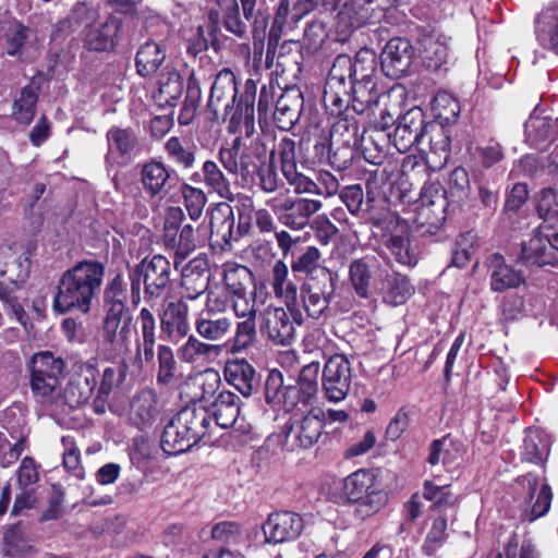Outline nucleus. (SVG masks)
I'll list each match as a JSON object with an SVG mask.
<instances>
[{
	"instance_id": "6",
	"label": "nucleus",
	"mask_w": 558,
	"mask_h": 558,
	"mask_svg": "<svg viewBox=\"0 0 558 558\" xmlns=\"http://www.w3.org/2000/svg\"><path fill=\"white\" fill-rule=\"evenodd\" d=\"M214 5L210 8L208 19L210 22L209 34L211 36V48L219 52L221 43L217 36L218 24L221 22L225 29L239 39L247 38L248 26L245 21L254 16V8L258 0H209Z\"/></svg>"
},
{
	"instance_id": "53",
	"label": "nucleus",
	"mask_w": 558,
	"mask_h": 558,
	"mask_svg": "<svg viewBox=\"0 0 558 558\" xmlns=\"http://www.w3.org/2000/svg\"><path fill=\"white\" fill-rule=\"evenodd\" d=\"M359 130L356 120L350 117V114H345L332 124L329 142L332 145L356 146L359 143Z\"/></svg>"
},
{
	"instance_id": "31",
	"label": "nucleus",
	"mask_w": 558,
	"mask_h": 558,
	"mask_svg": "<svg viewBox=\"0 0 558 558\" xmlns=\"http://www.w3.org/2000/svg\"><path fill=\"white\" fill-rule=\"evenodd\" d=\"M383 269L374 257H363L354 259L349 267V276L355 293L363 299L371 295L372 280L375 282L376 276Z\"/></svg>"
},
{
	"instance_id": "32",
	"label": "nucleus",
	"mask_w": 558,
	"mask_h": 558,
	"mask_svg": "<svg viewBox=\"0 0 558 558\" xmlns=\"http://www.w3.org/2000/svg\"><path fill=\"white\" fill-rule=\"evenodd\" d=\"M198 442L174 416L165 426L160 439L161 449L168 456L183 453Z\"/></svg>"
},
{
	"instance_id": "61",
	"label": "nucleus",
	"mask_w": 558,
	"mask_h": 558,
	"mask_svg": "<svg viewBox=\"0 0 558 558\" xmlns=\"http://www.w3.org/2000/svg\"><path fill=\"white\" fill-rule=\"evenodd\" d=\"M221 384L220 375L217 371L208 368L195 376L193 386L199 392L195 393V398L199 401L208 400L215 396Z\"/></svg>"
},
{
	"instance_id": "9",
	"label": "nucleus",
	"mask_w": 558,
	"mask_h": 558,
	"mask_svg": "<svg viewBox=\"0 0 558 558\" xmlns=\"http://www.w3.org/2000/svg\"><path fill=\"white\" fill-rule=\"evenodd\" d=\"M101 337L111 350L121 354L130 351L133 316L128 305L104 307Z\"/></svg>"
},
{
	"instance_id": "4",
	"label": "nucleus",
	"mask_w": 558,
	"mask_h": 558,
	"mask_svg": "<svg viewBox=\"0 0 558 558\" xmlns=\"http://www.w3.org/2000/svg\"><path fill=\"white\" fill-rule=\"evenodd\" d=\"M130 298L133 306L142 300L141 284H144V301L154 306L165 299L171 288V264L165 256L157 254L144 258L129 268Z\"/></svg>"
},
{
	"instance_id": "60",
	"label": "nucleus",
	"mask_w": 558,
	"mask_h": 558,
	"mask_svg": "<svg viewBox=\"0 0 558 558\" xmlns=\"http://www.w3.org/2000/svg\"><path fill=\"white\" fill-rule=\"evenodd\" d=\"M169 158L178 166L190 169L195 162V149L184 144L179 137H170L165 145Z\"/></svg>"
},
{
	"instance_id": "28",
	"label": "nucleus",
	"mask_w": 558,
	"mask_h": 558,
	"mask_svg": "<svg viewBox=\"0 0 558 558\" xmlns=\"http://www.w3.org/2000/svg\"><path fill=\"white\" fill-rule=\"evenodd\" d=\"M31 262L27 257H14L0 262V299L9 300L29 274Z\"/></svg>"
},
{
	"instance_id": "3",
	"label": "nucleus",
	"mask_w": 558,
	"mask_h": 558,
	"mask_svg": "<svg viewBox=\"0 0 558 558\" xmlns=\"http://www.w3.org/2000/svg\"><path fill=\"white\" fill-rule=\"evenodd\" d=\"M339 65L347 68L343 80L353 87L354 107L363 110L376 106L379 98L377 53L366 47L361 48L353 59L341 53L335 58L330 69L337 70Z\"/></svg>"
},
{
	"instance_id": "14",
	"label": "nucleus",
	"mask_w": 558,
	"mask_h": 558,
	"mask_svg": "<svg viewBox=\"0 0 558 558\" xmlns=\"http://www.w3.org/2000/svg\"><path fill=\"white\" fill-rule=\"evenodd\" d=\"M235 75L230 69H222L216 75L210 88L207 109L211 113V120H223L233 111L236 100Z\"/></svg>"
},
{
	"instance_id": "41",
	"label": "nucleus",
	"mask_w": 558,
	"mask_h": 558,
	"mask_svg": "<svg viewBox=\"0 0 558 558\" xmlns=\"http://www.w3.org/2000/svg\"><path fill=\"white\" fill-rule=\"evenodd\" d=\"M529 483L530 495L532 500V508L529 513H525V519L533 522L536 519L544 517L550 509L553 500V492L550 486L545 482V478H537L529 473L525 476Z\"/></svg>"
},
{
	"instance_id": "12",
	"label": "nucleus",
	"mask_w": 558,
	"mask_h": 558,
	"mask_svg": "<svg viewBox=\"0 0 558 558\" xmlns=\"http://www.w3.org/2000/svg\"><path fill=\"white\" fill-rule=\"evenodd\" d=\"M324 421L316 414L292 415L282 426L284 446L289 450L307 449L317 442Z\"/></svg>"
},
{
	"instance_id": "16",
	"label": "nucleus",
	"mask_w": 558,
	"mask_h": 558,
	"mask_svg": "<svg viewBox=\"0 0 558 558\" xmlns=\"http://www.w3.org/2000/svg\"><path fill=\"white\" fill-rule=\"evenodd\" d=\"M322 206L318 199L288 197L274 204L271 208L280 223L292 230H301L308 225L311 217L319 211Z\"/></svg>"
},
{
	"instance_id": "43",
	"label": "nucleus",
	"mask_w": 558,
	"mask_h": 558,
	"mask_svg": "<svg viewBox=\"0 0 558 558\" xmlns=\"http://www.w3.org/2000/svg\"><path fill=\"white\" fill-rule=\"evenodd\" d=\"M191 180L194 182H204L210 191L217 193L220 197L232 199L230 182L219 166L213 160L205 161L202 167V173H194Z\"/></svg>"
},
{
	"instance_id": "30",
	"label": "nucleus",
	"mask_w": 558,
	"mask_h": 558,
	"mask_svg": "<svg viewBox=\"0 0 558 558\" xmlns=\"http://www.w3.org/2000/svg\"><path fill=\"white\" fill-rule=\"evenodd\" d=\"M234 225L235 218L232 207L228 205L218 207L210 216V239L215 240L221 247L231 246L232 241H239L242 238L238 234Z\"/></svg>"
},
{
	"instance_id": "13",
	"label": "nucleus",
	"mask_w": 558,
	"mask_h": 558,
	"mask_svg": "<svg viewBox=\"0 0 558 558\" xmlns=\"http://www.w3.org/2000/svg\"><path fill=\"white\" fill-rule=\"evenodd\" d=\"M415 58V48L405 37L389 39L380 52L383 73L393 80L407 76Z\"/></svg>"
},
{
	"instance_id": "24",
	"label": "nucleus",
	"mask_w": 558,
	"mask_h": 558,
	"mask_svg": "<svg viewBox=\"0 0 558 558\" xmlns=\"http://www.w3.org/2000/svg\"><path fill=\"white\" fill-rule=\"evenodd\" d=\"M121 26L122 20L116 15H110L104 23L87 25L84 29V46L92 51L113 49Z\"/></svg>"
},
{
	"instance_id": "29",
	"label": "nucleus",
	"mask_w": 558,
	"mask_h": 558,
	"mask_svg": "<svg viewBox=\"0 0 558 558\" xmlns=\"http://www.w3.org/2000/svg\"><path fill=\"white\" fill-rule=\"evenodd\" d=\"M160 328L171 340H180L189 333V306L185 301L179 300L168 304L161 316Z\"/></svg>"
},
{
	"instance_id": "64",
	"label": "nucleus",
	"mask_w": 558,
	"mask_h": 558,
	"mask_svg": "<svg viewBox=\"0 0 558 558\" xmlns=\"http://www.w3.org/2000/svg\"><path fill=\"white\" fill-rule=\"evenodd\" d=\"M181 192L190 218L194 221L198 220L207 202L206 194L203 190L190 184H183Z\"/></svg>"
},
{
	"instance_id": "56",
	"label": "nucleus",
	"mask_w": 558,
	"mask_h": 558,
	"mask_svg": "<svg viewBox=\"0 0 558 558\" xmlns=\"http://www.w3.org/2000/svg\"><path fill=\"white\" fill-rule=\"evenodd\" d=\"M128 284L129 282L121 272L109 278L102 290V307L128 305Z\"/></svg>"
},
{
	"instance_id": "7",
	"label": "nucleus",
	"mask_w": 558,
	"mask_h": 558,
	"mask_svg": "<svg viewBox=\"0 0 558 558\" xmlns=\"http://www.w3.org/2000/svg\"><path fill=\"white\" fill-rule=\"evenodd\" d=\"M219 161L228 173L240 175L243 181H253L259 168L267 159V148L262 138H255L248 145L235 137L229 147H220Z\"/></svg>"
},
{
	"instance_id": "10",
	"label": "nucleus",
	"mask_w": 558,
	"mask_h": 558,
	"mask_svg": "<svg viewBox=\"0 0 558 558\" xmlns=\"http://www.w3.org/2000/svg\"><path fill=\"white\" fill-rule=\"evenodd\" d=\"M347 68L338 66L337 70H329L325 89H324V104L331 114L338 116L339 118L349 114L352 110L357 114H364L372 108H365L357 110L355 105V95L353 94V87L343 80V73Z\"/></svg>"
},
{
	"instance_id": "59",
	"label": "nucleus",
	"mask_w": 558,
	"mask_h": 558,
	"mask_svg": "<svg viewBox=\"0 0 558 558\" xmlns=\"http://www.w3.org/2000/svg\"><path fill=\"white\" fill-rule=\"evenodd\" d=\"M536 210L538 217L547 225L545 227L553 228L558 222V193L550 187L544 189L537 199Z\"/></svg>"
},
{
	"instance_id": "20",
	"label": "nucleus",
	"mask_w": 558,
	"mask_h": 558,
	"mask_svg": "<svg viewBox=\"0 0 558 558\" xmlns=\"http://www.w3.org/2000/svg\"><path fill=\"white\" fill-rule=\"evenodd\" d=\"M338 280L303 282L300 287L302 307L313 319L320 318L329 308Z\"/></svg>"
},
{
	"instance_id": "18",
	"label": "nucleus",
	"mask_w": 558,
	"mask_h": 558,
	"mask_svg": "<svg viewBox=\"0 0 558 558\" xmlns=\"http://www.w3.org/2000/svg\"><path fill=\"white\" fill-rule=\"evenodd\" d=\"M143 190L150 198L162 199L177 184V177L163 162H145L140 172Z\"/></svg>"
},
{
	"instance_id": "36",
	"label": "nucleus",
	"mask_w": 558,
	"mask_h": 558,
	"mask_svg": "<svg viewBox=\"0 0 558 558\" xmlns=\"http://www.w3.org/2000/svg\"><path fill=\"white\" fill-rule=\"evenodd\" d=\"M166 56V46L162 43L147 40L136 52V73L144 78L154 75L163 64Z\"/></svg>"
},
{
	"instance_id": "17",
	"label": "nucleus",
	"mask_w": 558,
	"mask_h": 558,
	"mask_svg": "<svg viewBox=\"0 0 558 558\" xmlns=\"http://www.w3.org/2000/svg\"><path fill=\"white\" fill-rule=\"evenodd\" d=\"M294 319L283 307L268 306L262 316L260 331L276 345H290L295 339Z\"/></svg>"
},
{
	"instance_id": "25",
	"label": "nucleus",
	"mask_w": 558,
	"mask_h": 558,
	"mask_svg": "<svg viewBox=\"0 0 558 558\" xmlns=\"http://www.w3.org/2000/svg\"><path fill=\"white\" fill-rule=\"evenodd\" d=\"M223 374L227 383L245 398L251 397L259 387L260 378L255 367L244 359L227 361Z\"/></svg>"
},
{
	"instance_id": "48",
	"label": "nucleus",
	"mask_w": 558,
	"mask_h": 558,
	"mask_svg": "<svg viewBox=\"0 0 558 558\" xmlns=\"http://www.w3.org/2000/svg\"><path fill=\"white\" fill-rule=\"evenodd\" d=\"M356 146L348 145H332L331 142L327 141L315 145V150L319 155L327 154V160L329 165L338 170L343 171L350 168L354 156Z\"/></svg>"
},
{
	"instance_id": "2",
	"label": "nucleus",
	"mask_w": 558,
	"mask_h": 558,
	"mask_svg": "<svg viewBox=\"0 0 558 558\" xmlns=\"http://www.w3.org/2000/svg\"><path fill=\"white\" fill-rule=\"evenodd\" d=\"M105 274V264L97 259H83L66 269L57 284L53 311L59 314H88L101 292Z\"/></svg>"
},
{
	"instance_id": "23",
	"label": "nucleus",
	"mask_w": 558,
	"mask_h": 558,
	"mask_svg": "<svg viewBox=\"0 0 558 558\" xmlns=\"http://www.w3.org/2000/svg\"><path fill=\"white\" fill-rule=\"evenodd\" d=\"M304 107L303 94L299 88H287L275 104L272 118L278 129L290 131L300 120Z\"/></svg>"
},
{
	"instance_id": "50",
	"label": "nucleus",
	"mask_w": 558,
	"mask_h": 558,
	"mask_svg": "<svg viewBox=\"0 0 558 558\" xmlns=\"http://www.w3.org/2000/svg\"><path fill=\"white\" fill-rule=\"evenodd\" d=\"M424 65L430 71H440L447 64L448 48L439 39L426 36L421 40Z\"/></svg>"
},
{
	"instance_id": "19",
	"label": "nucleus",
	"mask_w": 558,
	"mask_h": 558,
	"mask_svg": "<svg viewBox=\"0 0 558 558\" xmlns=\"http://www.w3.org/2000/svg\"><path fill=\"white\" fill-rule=\"evenodd\" d=\"M303 529V518L291 511L270 513L263 524L266 542L272 544L294 541L301 535Z\"/></svg>"
},
{
	"instance_id": "49",
	"label": "nucleus",
	"mask_w": 558,
	"mask_h": 558,
	"mask_svg": "<svg viewBox=\"0 0 558 558\" xmlns=\"http://www.w3.org/2000/svg\"><path fill=\"white\" fill-rule=\"evenodd\" d=\"M432 111L434 113L435 122L442 124H451L456 122L460 114L459 101L449 93L438 92L432 102Z\"/></svg>"
},
{
	"instance_id": "38",
	"label": "nucleus",
	"mask_w": 558,
	"mask_h": 558,
	"mask_svg": "<svg viewBox=\"0 0 558 558\" xmlns=\"http://www.w3.org/2000/svg\"><path fill=\"white\" fill-rule=\"evenodd\" d=\"M202 260H191L182 270L181 287L183 293L180 300H196L208 288L209 275L205 268H201Z\"/></svg>"
},
{
	"instance_id": "51",
	"label": "nucleus",
	"mask_w": 558,
	"mask_h": 558,
	"mask_svg": "<svg viewBox=\"0 0 558 558\" xmlns=\"http://www.w3.org/2000/svg\"><path fill=\"white\" fill-rule=\"evenodd\" d=\"M449 124H442L435 121H428L426 125V138L430 153L447 160L450 151L451 136L448 129Z\"/></svg>"
},
{
	"instance_id": "1",
	"label": "nucleus",
	"mask_w": 558,
	"mask_h": 558,
	"mask_svg": "<svg viewBox=\"0 0 558 558\" xmlns=\"http://www.w3.org/2000/svg\"><path fill=\"white\" fill-rule=\"evenodd\" d=\"M378 175L384 181L387 172L385 170L380 173L378 170L372 172L374 180L368 179L366 182V199L362 207L363 211L357 217L381 230L383 244L399 264L413 267L417 264V255L411 247L409 223L397 214L389 211L386 193H380L373 186Z\"/></svg>"
},
{
	"instance_id": "44",
	"label": "nucleus",
	"mask_w": 558,
	"mask_h": 558,
	"mask_svg": "<svg viewBox=\"0 0 558 558\" xmlns=\"http://www.w3.org/2000/svg\"><path fill=\"white\" fill-rule=\"evenodd\" d=\"M230 327L229 318L210 311L202 312L195 322L196 332L209 341L221 340Z\"/></svg>"
},
{
	"instance_id": "22",
	"label": "nucleus",
	"mask_w": 558,
	"mask_h": 558,
	"mask_svg": "<svg viewBox=\"0 0 558 558\" xmlns=\"http://www.w3.org/2000/svg\"><path fill=\"white\" fill-rule=\"evenodd\" d=\"M293 274L304 275L303 282H316L325 280H338L336 271L323 265L322 253L316 246H306L291 262Z\"/></svg>"
},
{
	"instance_id": "55",
	"label": "nucleus",
	"mask_w": 558,
	"mask_h": 558,
	"mask_svg": "<svg viewBox=\"0 0 558 558\" xmlns=\"http://www.w3.org/2000/svg\"><path fill=\"white\" fill-rule=\"evenodd\" d=\"M470 178L468 171L463 167L454 168L448 178V198L451 203H456L461 211H465L462 204L470 194Z\"/></svg>"
},
{
	"instance_id": "27",
	"label": "nucleus",
	"mask_w": 558,
	"mask_h": 558,
	"mask_svg": "<svg viewBox=\"0 0 558 558\" xmlns=\"http://www.w3.org/2000/svg\"><path fill=\"white\" fill-rule=\"evenodd\" d=\"M158 88L153 94L155 104L160 108L174 107L182 96L184 78L174 68H166L158 77Z\"/></svg>"
},
{
	"instance_id": "34",
	"label": "nucleus",
	"mask_w": 558,
	"mask_h": 558,
	"mask_svg": "<svg viewBox=\"0 0 558 558\" xmlns=\"http://www.w3.org/2000/svg\"><path fill=\"white\" fill-rule=\"evenodd\" d=\"M163 240L166 246L174 251L175 267H178L179 260L185 259L201 243L197 230L192 223H185L171 233H165Z\"/></svg>"
},
{
	"instance_id": "33",
	"label": "nucleus",
	"mask_w": 558,
	"mask_h": 558,
	"mask_svg": "<svg viewBox=\"0 0 558 558\" xmlns=\"http://www.w3.org/2000/svg\"><path fill=\"white\" fill-rule=\"evenodd\" d=\"M487 266L490 270V288L495 292L518 288L523 282L521 271L507 265L504 256L498 253L488 256Z\"/></svg>"
},
{
	"instance_id": "63",
	"label": "nucleus",
	"mask_w": 558,
	"mask_h": 558,
	"mask_svg": "<svg viewBox=\"0 0 558 558\" xmlns=\"http://www.w3.org/2000/svg\"><path fill=\"white\" fill-rule=\"evenodd\" d=\"M219 351V345L205 343L191 335L185 344L181 348L180 354L183 361L194 362L201 356L216 355Z\"/></svg>"
},
{
	"instance_id": "21",
	"label": "nucleus",
	"mask_w": 558,
	"mask_h": 558,
	"mask_svg": "<svg viewBox=\"0 0 558 558\" xmlns=\"http://www.w3.org/2000/svg\"><path fill=\"white\" fill-rule=\"evenodd\" d=\"M374 289L385 303L392 306L404 304L415 291L407 276L386 269L377 274Z\"/></svg>"
},
{
	"instance_id": "26",
	"label": "nucleus",
	"mask_w": 558,
	"mask_h": 558,
	"mask_svg": "<svg viewBox=\"0 0 558 558\" xmlns=\"http://www.w3.org/2000/svg\"><path fill=\"white\" fill-rule=\"evenodd\" d=\"M136 324L138 326V331L135 341V357L149 363L154 360L155 356L157 328L156 318L147 307H143L138 313Z\"/></svg>"
},
{
	"instance_id": "5",
	"label": "nucleus",
	"mask_w": 558,
	"mask_h": 558,
	"mask_svg": "<svg viewBox=\"0 0 558 558\" xmlns=\"http://www.w3.org/2000/svg\"><path fill=\"white\" fill-rule=\"evenodd\" d=\"M65 368L63 359L45 351L34 354L31 361V391L34 399L50 408L61 398V379Z\"/></svg>"
},
{
	"instance_id": "47",
	"label": "nucleus",
	"mask_w": 558,
	"mask_h": 558,
	"mask_svg": "<svg viewBox=\"0 0 558 558\" xmlns=\"http://www.w3.org/2000/svg\"><path fill=\"white\" fill-rule=\"evenodd\" d=\"M422 202L432 207V210L436 213V216L440 217L446 221L448 208L456 210V203H451L448 198L447 190L441 185L440 182L425 183L421 189Z\"/></svg>"
},
{
	"instance_id": "46",
	"label": "nucleus",
	"mask_w": 558,
	"mask_h": 558,
	"mask_svg": "<svg viewBox=\"0 0 558 558\" xmlns=\"http://www.w3.org/2000/svg\"><path fill=\"white\" fill-rule=\"evenodd\" d=\"M38 98L39 87L34 82L28 83L21 89L12 107V114L19 123L29 124L33 121Z\"/></svg>"
},
{
	"instance_id": "52",
	"label": "nucleus",
	"mask_w": 558,
	"mask_h": 558,
	"mask_svg": "<svg viewBox=\"0 0 558 558\" xmlns=\"http://www.w3.org/2000/svg\"><path fill=\"white\" fill-rule=\"evenodd\" d=\"M109 153L116 151L120 157H130L137 145L136 134L132 129L111 126L107 134Z\"/></svg>"
},
{
	"instance_id": "57",
	"label": "nucleus",
	"mask_w": 558,
	"mask_h": 558,
	"mask_svg": "<svg viewBox=\"0 0 558 558\" xmlns=\"http://www.w3.org/2000/svg\"><path fill=\"white\" fill-rule=\"evenodd\" d=\"M523 207V184L515 182L510 193L508 194L504 209L502 221L511 229L520 227L521 222V208Z\"/></svg>"
},
{
	"instance_id": "15",
	"label": "nucleus",
	"mask_w": 558,
	"mask_h": 558,
	"mask_svg": "<svg viewBox=\"0 0 558 558\" xmlns=\"http://www.w3.org/2000/svg\"><path fill=\"white\" fill-rule=\"evenodd\" d=\"M351 379L350 361L342 354L330 356L323 371V389L326 398L332 402L343 400L349 392Z\"/></svg>"
},
{
	"instance_id": "8",
	"label": "nucleus",
	"mask_w": 558,
	"mask_h": 558,
	"mask_svg": "<svg viewBox=\"0 0 558 558\" xmlns=\"http://www.w3.org/2000/svg\"><path fill=\"white\" fill-rule=\"evenodd\" d=\"M98 361H76L72 365V375L64 389L62 398L72 409L86 403L97 392Z\"/></svg>"
},
{
	"instance_id": "39",
	"label": "nucleus",
	"mask_w": 558,
	"mask_h": 558,
	"mask_svg": "<svg viewBox=\"0 0 558 558\" xmlns=\"http://www.w3.org/2000/svg\"><path fill=\"white\" fill-rule=\"evenodd\" d=\"M174 417L198 441L209 433L211 415L205 407H197L195 403L186 405Z\"/></svg>"
},
{
	"instance_id": "62",
	"label": "nucleus",
	"mask_w": 558,
	"mask_h": 558,
	"mask_svg": "<svg viewBox=\"0 0 558 558\" xmlns=\"http://www.w3.org/2000/svg\"><path fill=\"white\" fill-rule=\"evenodd\" d=\"M531 442V449L525 448L529 460L535 463H544L549 451L548 438L538 429L529 428L525 430V441Z\"/></svg>"
},
{
	"instance_id": "40",
	"label": "nucleus",
	"mask_w": 558,
	"mask_h": 558,
	"mask_svg": "<svg viewBox=\"0 0 558 558\" xmlns=\"http://www.w3.org/2000/svg\"><path fill=\"white\" fill-rule=\"evenodd\" d=\"M256 94V82L252 78L246 80L243 92L236 93V107L232 111V119L238 118L243 121L246 136L254 132Z\"/></svg>"
},
{
	"instance_id": "35",
	"label": "nucleus",
	"mask_w": 558,
	"mask_h": 558,
	"mask_svg": "<svg viewBox=\"0 0 558 558\" xmlns=\"http://www.w3.org/2000/svg\"><path fill=\"white\" fill-rule=\"evenodd\" d=\"M544 229L546 227L541 226L531 238L529 245H525V265L544 267L557 264V254L550 245V235L544 233Z\"/></svg>"
},
{
	"instance_id": "54",
	"label": "nucleus",
	"mask_w": 558,
	"mask_h": 558,
	"mask_svg": "<svg viewBox=\"0 0 558 558\" xmlns=\"http://www.w3.org/2000/svg\"><path fill=\"white\" fill-rule=\"evenodd\" d=\"M417 203L414 218L415 230L421 236H432L437 234L445 220L436 216V213L432 210V207L422 202L421 195Z\"/></svg>"
},
{
	"instance_id": "37",
	"label": "nucleus",
	"mask_w": 558,
	"mask_h": 558,
	"mask_svg": "<svg viewBox=\"0 0 558 558\" xmlns=\"http://www.w3.org/2000/svg\"><path fill=\"white\" fill-rule=\"evenodd\" d=\"M240 402L241 400L235 393L229 390L220 391L211 404V420L214 418L216 425L221 428L233 427L239 420Z\"/></svg>"
},
{
	"instance_id": "42",
	"label": "nucleus",
	"mask_w": 558,
	"mask_h": 558,
	"mask_svg": "<svg viewBox=\"0 0 558 558\" xmlns=\"http://www.w3.org/2000/svg\"><path fill=\"white\" fill-rule=\"evenodd\" d=\"M375 475L368 470H357L345 477L343 495L350 502L367 498L373 493H383L375 485Z\"/></svg>"
},
{
	"instance_id": "58",
	"label": "nucleus",
	"mask_w": 558,
	"mask_h": 558,
	"mask_svg": "<svg viewBox=\"0 0 558 558\" xmlns=\"http://www.w3.org/2000/svg\"><path fill=\"white\" fill-rule=\"evenodd\" d=\"M258 179L257 186L265 193L271 194L283 187V180L279 177L275 162V150L269 154V158L264 161L256 173Z\"/></svg>"
},
{
	"instance_id": "45",
	"label": "nucleus",
	"mask_w": 558,
	"mask_h": 558,
	"mask_svg": "<svg viewBox=\"0 0 558 558\" xmlns=\"http://www.w3.org/2000/svg\"><path fill=\"white\" fill-rule=\"evenodd\" d=\"M223 283L231 298L254 294V292L250 291V288L254 286V276L246 266L235 265L226 269Z\"/></svg>"
},
{
	"instance_id": "11",
	"label": "nucleus",
	"mask_w": 558,
	"mask_h": 558,
	"mask_svg": "<svg viewBox=\"0 0 558 558\" xmlns=\"http://www.w3.org/2000/svg\"><path fill=\"white\" fill-rule=\"evenodd\" d=\"M427 122L423 109L413 107L398 118L393 132H388L387 137L398 151L407 153L425 142Z\"/></svg>"
}]
</instances>
